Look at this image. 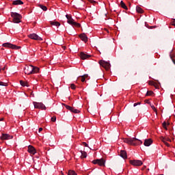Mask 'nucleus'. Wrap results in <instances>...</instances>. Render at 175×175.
Wrapping results in <instances>:
<instances>
[{
    "label": "nucleus",
    "instance_id": "nucleus-1",
    "mask_svg": "<svg viewBox=\"0 0 175 175\" xmlns=\"http://www.w3.org/2000/svg\"><path fill=\"white\" fill-rule=\"evenodd\" d=\"M124 142L129 144L130 146H137L139 144H143V142H142V140L138 139L135 137L124 138Z\"/></svg>",
    "mask_w": 175,
    "mask_h": 175
},
{
    "label": "nucleus",
    "instance_id": "nucleus-2",
    "mask_svg": "<svg viewBox=\"0 0 175 175\" xmlns=\"http://www.w3.org/2000/svg\"><path fill=\"white\" fill-rule=\"evenodd\" d=\"M11 17H12L13 23H14L15 24H18L19 23H21V18H23L21 14L17 12H11Z\"/></svg>",
    "mask_w": 175,
    "mask_h": 175
},
{
    "label": "nucleus",
    "instance_id": "nucleus-3",
    "mask_svg": "<svg viewBox=\"0 0 175 175\" xmlns=\"http://www.w3.org/2000/svg\"><path fill=\"white\" fill-rule=\"evenodd\" d=\"M33 105L34 106V109H41V110H46V106L43 103H38L33 102Z\"/></svg>",
    "mask_w": 175,
    "mask_h": 175
},
{
    "label": "nucleus",
    "instance_id": "nucleus-4",
    "mask_svg": "<svg viewBox=\"0 0 175 175\" xmlns=\"http://www.w3.org/2000/svg\"><path fill=\"white\" fill-rule=\"evenodd\" d=\"M3 47H8V49H12L13 50H18V49H20V46L10 44L9 42L3 43Z\"/></svg>",
    "mask_w": 175,
    "mask_h": 175
},
{
    "label": "nucleus",
    "instance_id": "nucleus-5",
    "mask_svg": "<svg viewBox=\"0 0 175 175\" xmlns=\"http://www.w3.org/2000/svg\"><path fill=\"white\" fill-rule=\"evenodd\" d=\"M92 163L94 165H98L99 166H105V163H106V160L105 159L102 158L100 159H96L92 161Z\"/></svg>",
    "mask_w": 175,
    "mask_h": 175
},
{
    "label": "nucleus",
    "instance_id": "nucleus-6",
    "mask_svg": "<svg viewBox=\"0 0 175 175\" xmlns=\"http://www.w3.org/2000/svg\"><path fill=\"white\" fill-rule=\"evenodd\" d=\"M99 64L100 65V66H103V68H105V70H109L110 69V63L105 60H100L99 62Z\"/></svg>",
    "mask_w": 175,
    "mask_h": 175
},
{
    "label": "nucleus",
    "instance_id": "nucleus-7",
    "mask_svg": "<svg viewBox=\"0 0 175 175\" xmlns=\"http://www.w3.org/2000/svg\"><path fill=\"white\" fill-rule=\"evenodd\" d=\"M33 70V66H26L25 67V75H32Z\"/></svg>",
    "mask_w": 175,
    "mask_h": 175
},
{
    "label": "nucleus",
    "instance_id": "nucleus-8",
    "mask_svg": "<svg viewBox=\"0 0 175 175\" xmlns=\"http://www.w3.org/2000/svg\"><path fill=\"white\" fill-rule=\"evenodd\" d=\"M28 37L30 39H32L33 40H40V41L43 40V39L40 38L39 36H38L36 33H31L28 36Z\"/></svg>",
    "mask_w": 175,
    "mask_h": 175
},
{
    "label": "nucleus",
    "instance_id": "nucleus-9",
    "mask_svg": "<svg viewBox=\"0 0 175 175\" xmlns=\"http://www.w3.org/2000/svg\"><path fill=\"white\" fill-rule=\"evenodd\" d=\"M130 163L133 166H142L143 161L140 160H131Z\"/></svg>",
    "mask_w": 175,
    "mask_h": 175
},
{
    "label": "nucleus",
    "instance_id": "nucleus-10",
    "mask_svg": "<svg viewBox=\"0 0 175 175\" xmlns=\"http://www.w3.org/2000/svg\"><path fill=\"white\" fill-rule=\"evenodd\" d=\"M0 139H1V140H11V139H13V136L9 134L3 133Z\"/></svg>",
    "mask_w": 175,
    "mask_h": 175
},
{
    "label": "nucleus",
    "instance_id": "nucleus-11",
    "mask_svg": "<svg viewBox=\"0 0 175 175\" xmlns=\"http://www.w3.org/2000/svg\"><path fill=\"white\" fill-rule=\"evenodd\" d=\"M28 152L32 155H35V154H36V149H35L33 146L29 145L28 146Z\"/></svg>",
    "mask_w": 175,
    "mask_h": 175
},
{
    "label": "nucleus",
    "instance_id": "nucleus-12",
    "mask_svg": "<svg viewBox=\"0 0 175 175\" xmlns=\"http://www.w3.org/2000/svg\"><path fill=\"white\" fill-rule=\"evenodd\" d=\"M79 38L81 39V40H83V42H85V43L88 42V37H87V35H85L84 33L80 34Z\"/></svg>",
    "mask_w": 175,
    "mask_h": 175
},
{
    "label": "nucleus",
    "instance_id": "nucleus-13",
    "mask_svg": "<svg viewBox=\"0 0 175 175\" xmlns=\"http://www.w3.org/2000/svg\"><path fill=\"white\" fill-rule=\"evenodd\" d=\"M152 144V139H148L144 140V146H145L146 147H150V146Z\"/></svg>",
    "mask_w": 175,
    "mask_h": 175
},
{
    "label": "nucleus",
    "instance_id": "nucleus-14",
    "mask_svg": "<svg viewBox=\"0 0 175 175\" xmlns=\"http://www.w3.org/2000/svg\"><path fill=\"white\" fill-rule=\"evenodd\" d=\"M91 57L90 55H87L86 53H81V59H87V58Z\"/></svg>",
    "mask_w": 175,
    "mask_h": 175
},
{
    "label": "nucleus",
    "instance_id": "nucleus-15",
    "mask_svg": "<svg viewBox=\"0 0 175 175\" xmlns=\"http://www.w3.org/2000/svg\"><path fill=\"white\" fill-rule=\"evenodd\" d=\"M120 157L123 158V159H126L127 155H126V151L125 150H120Z\"/></svg>",
    "mask_w": 175,
    "mask_h": 175
},
{
    "label": "nucleus",
    "instance_id": "nucleus-16",
    "mask_svg": "<svg viewBox=\"0 0 175 175\" xmlns=\"http://www.w3.org/2000/svg\"><path fill=\"white\" fill-rule=\"evenodd\" d=\"M12 5H24V2H23V1L21 0H15V1H13L12 2Z\"/></svg>",
    "mask_w": 175,
    "mask_h": 175
},
{
    "label": "nucleus",
    "instance_id": "nucleus-17",
    "mask_svg": "<svg viewBox=\"0 0 175 175\" xmlns=\"http://www.w3.org/2000/svg\"><path fill=\"white\" fill-rule=\"evenodd\" d=\"M51 25H55V27H59L61 23L57 21H50Z\"/></svg>",
    "mask_w": 175,
    "mask_h": 175
},
{
    "label": "nucleus",
    "instance_id": "nucleus-18",
    "mask_svg": "<svg viewBox=\"0 0 175 175\" xmlns=\"http://www.w3.org/2000/svg\"><path fill=\"white\" fill-rule=\"evenodd\" d=\"M20 84L22 87H29V84L28 82H24L23 81H20Z\"/></svg>",
    "mask_w": 175,
    "mask_h": 175
},
{
    "label": "nucleus",
    "instance_id": "nucleus-19",
    "mask_svg": "<svg viewBox=\"0 0 175 175\" xmlns=\"http://www.w3.org/2000/svg\"><path fill=\"white\" fill-rule=\"evenodd\" d=\"M39 72V68L33 66V70L31 72V75H34V73H38Z\"/></svg>",
    "mask_w": 175,
    "mask_h": 175
},
{
    "label": "nucleus",
    "instance_id": "nucleus-20",
    "mask_svg": "<svg viewBox=\"0 0 175 175\" xmlns=\"http://www.w3.org/2000/svg\"><path fill=\"white\" fill-rule=\"evenodd\" d=\"M80 152L81 154V159H83V158H87V152L81 150Z\"/></svg>",
    "mask_w": 175,
    "mask_h": 175
},
{
    "label": "nucleus",
    "instance_id": "nucleus-21",
    "mask_svg": "<svg viewBox=\"0 0 175 175\" xmlns=\"http://www.w3.org/2000/svg\"><path fill=\"white\" fill-rule=\"evenodd\" d=\"M120 6L123 9H125V10H128V7H126V5H125V3H124V1H122L120 2Z\"/></svg>",
    "mask_w": 175,
    "mask_h": 175
},
{
    "label": "nucleus",
    "instance_id": "nucleus-22",
    "mask_svg": "<svg viewBox=\"0 0 175 175\" xmlns=\"http://www.w3.org/2000/svg\"><path fill=\"white\" fill-rule=\"evenodd\" d=\"M161 140L163 142H172V139H170V138L169 137H161Z\"/></svg>",
    "mask_w": 175,
    "mask_h": 175
},
{
    "label": "nucleus",
    "instance_id": "nucleus-23",
    "mask_svg": "<svg viewBox=\"0 0 175 175\" xmlns=\"http://www.w3.org/2000/svg\"><path fill=\"white\" fill-rule=\"evenodd\" d=\"M136 11L137 12V13H143L144 12L143 9H142V8L139 6L136 7Z\"/></svg>",
    "mask_w": 175,
    "mask_h": 175
},
{
    "label": "nucleus",
    "instance_id": "nucleus-24",
    "mask_svg": "<svg viewBox=\"0 0 175 175\" xmlns=\"http://www.w3.org/2000/svg\"><path fill=\"white\" fill-rule=\"evenodd\" d=\"M67 23H68V24H70V25H75V23L76 22H75V20H73V18H71V19H70L69 21H67Z\"/></svg>",
    "mask_w": 175,
    "mask_h": 175
},
{
    "label": "nucleus",
    "instance_id": "nucleus-25",
    "mask_svg": "<svg viewBox=\"0 0 175 175\" xmlns=\"http://www.w3.org/2000/svg\"><path fill=\"white\" fill-rule=\"evenodd\" d=\"M68 175H77V174L76 172L70 170L68 172Z\"/></svg>",
    "mask_w": 175,
    "mask_h": 175
},
{
    "label": "nucleus",
    "instance_id": "nucleus-26",
    "mask_svg": "<svg viewBox=\"0 0 175 175\" xmlns=\"http://www.w3.org/2000/svg\"><path fill=\"white\" fill-rule=\"evenodd\" d=\"M85 77H88V75H85L81 77V81H82V83H84L85 81Z\"/></svg>",
    "mask_w": 175,
    "mask_h": 175
},
{
    "label": "nucleus",
    "instance_id": "nucleus-27",
    "mask_svg": "<svg viewBox=\"0 0 175 175\" xmlns=\"http://www.w3.org/2000/svg\"><path fill=\"white\" fill-rule=\"evenodd\" d=\"M39 7L40 8V9H42L44 12H46L47 10V7H46L45 5H40Z\"/></svg>",
    "mask_w": 175,
    "mask_h": 175
},
{
    "label": "nucleus",
    "instance_id": "nucleus-28",
    "mask_svg": "<svg viewBox=\"0 0 175 175\" xmlns=\"http://www.w3.org/2000/svg\"><path fill=\"white\" fill-rule=\"evenodd\" d=\"M152 94H154V92H152V91H148L146 92V96H151V95H152Z\"/></svg>",
    "mask_w": 175,
    "mask_h": 175
},
{
    "label": "nucleus",
    "instance_id": "nucleus-29",
    "mask_svg": "<svg viewBox=\"0 0 175 175\" xmlns=\"http://www.w3.org/2000/svg\"><path fill=\"white\" fill-rule=\"evenodd\" d=\"M71 111H72V113H75V114H77V113H80L79 110L76 109H75L73 107H72V110Z\"/></svg>",
    "mask_w": 175,
    "mask_h": 175
},
{
    "label": "nucleus",
    "instance_id": "nucleus-30",
    "mask_svg": "<svg viewBox=\"0 0 175 175\" xmlns=\"http://www.w3.org/2000/svg\"><path fill=\"white\" fill-rule=\"evenodd\" d=\"M64 106H65L66 109H67V110H70V111H72L73 107H72L69 105H66V104H64Z\"/></svg>",
    "mask_w": 175,
    "mask_h": 175
},
{
    "label": "nucleus",
    "instance_id": "nucleus-31",
    "mask_svg": "<svg viewBox=\"0 0 175 175\" xmlns=\"http://www.w3.org/2000/svg\"><path fill=\"white\" fill-rule=\"evenodd\" d=\"M0 85H2L3 87H8V83L0 81Z\"/></svg>",
    "mask_w": 175,
    "mask_h": 175
},
{
    "label": "nucleus",
    "instance_id": "nucleus-32",
    "mask_svg": "<svg viewBox=\"0 0 175 175\" xmlns=\"http://www.w3.org/2000/svg\"><path fill=\"white\" fill-rule=\"evenodd\" d=\"M72 25H74L75 27H77V28H80V27H81V25L80 23H76V22Z\"/></svg>",
    "mask_w": 175,
    "mask_h": 175
},
{
    "label": "nucleus",
    "instance_id": "nucleus-33",
    "mask_svg": "<svg viewBox=\"0 0 175 175\" xmlns=\"http://www.w3.org/2000/svg\"><path fill=\"white\" fill-rule=\"evenodd\" d=\"M149 84L150 85H154V87H157V83L154 81H150Z\"/></svg>",
    "mask_w": 175,
    "mask_h": 175
},
{
    "label": "nucleus",
    "instance_id": "nucleus-34",
    "mask_svg": "<svg viewBox=\"0 0 175 175\" xmlns=\"http://www.w3.org/2000/svg\"><path fill=\"white\" fill-rule=\"evenodd\" d=\"M166 125H167L166 122H163V128H164V129L167 131V127L166 126Z\"/></svg>",
    "mask_w": 175,
    "mask_h": 175
},
{
    "label": "nucleus",
    "instance_id": "nucleus-35",
    "mask_svg": "<svg viewBox=\"0 0 175 175\" xmlns=\"http://www.w3.org/2000/svg\"><path fill=\"white\" fill-rule=\"evenodd\" d=\"M66 17L68 21H69V20H72V16H70V15L66 14Z\"/></svg>",
    "mask_w": 175,
    "mask_h": 175
},
{
    "label": "nucleus",
    "instance_id": "nucleus-36",
    "mask_svg": "<svg viewBox=\"0 0 175 175\" xmlns=\"http://www.w3.org/2000/svg\"><path fill=\"white\" fill-rule=\"evenodd\" d=\"M51 121H52V122H55V121H57V117H55V116L52 117Z\"/></svg>",
    "mask_w": 175,
    "mask_h": 175
},
{
    "label": "nucleus",
    "instance_id": "nucleus-37",
    "mask_svg": "<svg viewBox=\"0 0 175 175\" xmlns=\"http://www.w3.org/2000/svg\"><path fill=\"white\" fill-rule=\"evenodd\" d=\"M70 88L72 90H76V85L74 83H72L70 85Z\"/></svg>",
    "mask_w": 175,
    "mask_h": 175
},
{
    "label": "nucleus",
    "instance_id": "nucleus-38",
    "mask_svg": "<svg viewBox=\"0 0 175 175\" xmlns=\"http://www.w3.org/2000/svg\"><path fill=\"white\" fill-rule=\"evenodd\" d=\"M150 107H152V110H154V111H155V113H157V109L155 108V106L151 105V104H150Z\"/></svg>",
    "mask_w": 175,
    "mask_h": 175
},
{
    "label": "nucleus",
    "instance_id": "nucleus-39",
    "mask_svg": "<svg viewBox=\"0 0 175 175\" xmlns=\"http://www.w3.org/2000/svg\"><path fill=\"white\" fill-rule=\"evenodd\" d=\"M164 144H165V146H167V147H170V144H169V143L166 142L165 141H163Z\"/></svg>",
    "mask_w": 175,
    "mask_h": 175
},
{
    "label": "nucleus",
    "instance_id": "nucleus-40",
    "mask_svg": "<svg viewBox=\"0 0 175 175\" xmlns=\"http://www.w3.org/2000/svg\"><path fill=\"white\" fill-rule=\"evenodd\" d=\"M137 105H141V103H134V105H133L134 107H136V106H137Z\"/></svg>",
    "mask_w": 175,
    "mask_h": 175
},
{
    "label": "nucleus",
    "instance_id": "nucleus-41",
    "mask_svg": "<svg viewBox=\"0 0 175 175\" xmlns=\"http://www.w3.org/2000/svg\"><path fill=\"white\" fill-rule=\"evenodd\" d=\"M82 144H83V146H84L85 147H88V144H87V143H85V142H83Z\"/></svg>",
    "mask_w": 175,
    "mask_h": 175
},
{
    "label": "nucleus",
    "instance_id": "nucleus-42",
    "mask_svg": "<svg viewBox=\"0 0 175 175\" xmlns=\"http://www.w3.org/2000/svg\"><path fill=\"white\" fill-rule=\"evenodd\" d=\"M89 2H91V3H95V1L94 0H88Z\"/></svg>",
    "mask_w": 175,
    "mask_h": 175
},
{
    "label": "nucleus",
    "instance_id": "nucleus-43",
    "mask_svg": "<svg viewBox=\"0 0 175 175\" xmlns=\"http://www.w3.org/2000/svg\"><path fill=\"white\" fill-rule=\"evenodd\" d=\"M42 131H43V128H40L39 129H38V132H42Z\"/></svg>",
    "mask_w": 175,
    "mask_h": 175
},
{
    "label": "nucleus",
    "instance_id": "nucleus-44",
    "mask_svg": "<svg viewBox=\"0 0 175 175\" xmlns=\"http://www.w3.org/2000/svg\"><path fill=\"white\" fill-rule=\"evenodd\" d=\"M172 25H174V27H175V19H174V21L172 23Z\"/></svg>",
    "mask_w": 175,
    "mask_h": 175
},
{
    "label": "nucleus",
    "instance_id": "nucleus-45",
    "mask_svg": "<svg viewBox=\"0 0 175 175\" xmlns=\"http://www.w3.org/2000/svg\"><path fill=\"white\" fill-rule=\"evenodd\" d=\"M0 121H3V118H0Z\"/></svg>",
    "mask_w": 175,
    "mask_h": 175
},
{
    "label": "nucleus",
    "instance_id": "nucleus-46",
    "mask_svg": "<svg viewBox=\"0 0 175 175\" xmlns=\"http://www.w3.org/2000/svg\"><path fill=\"white\" fill-rule=\"evenodd\" d=\"M144 169H146V166L142 167V170H144Z\"/></svg>",
    "mask_w": 175,
    "mask_h": 175
},
{
    "label": "nucleus",
    "instance_id": "nucleus-47",
    "mask_svg": "<svg viewBox=\"0 0 175 175\" xmlns=\"http://www.w3.org/2000/svg\"><path fill=\"white\" fill-rule=\"evenodd\" d=\"M2 70H5V67H3V68H2Z\"/></svg>",
    "mask_w": 175,
    "mask_h": 175
},
{
    "label": "nucleus",
    "instance_id": "nucleus-48",
    "mask_svg": "<svg viewBox=\"0 0 175 175\" xmlns=\"http://www.w3.org/2000/svg\"><path fill=\"white\" fill-rule=\"evenodd\" d=\"M151 28H155V26H152V27H151Z\"/></svg>",
    "mask_w": 175,
    "mask_h": 175
},
{
    "label": "nucleus",
    "instance_id": "nucleus-49",
    "mask_svg": "<svg viewBox=\"0 0 175 175\" xmlns=\"http://www.w3.org/2000/svg\"><path fill=\"white\" fill-rule=\"evenodd\" d=\"M167 125H170V123H167Z\"/></svg>",
    "mask_w": 175,
    "mask_h": 175
},
{
    "label": "nucleus",
    "instance_id": "nucleus-50",
    "mask_svg": "<svg viewBox=\"0 0 175 175\" xmlns=\"http://www.w3.org/2000/svg\"><path fill=\"white\" fill-rule=\"evenodd\" d=\"M0 151H1V148H0Z\"/></svg>",
    "mask_w": 175,
    "mask_h": 175
}]
</instances>
